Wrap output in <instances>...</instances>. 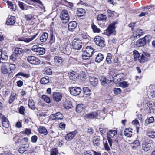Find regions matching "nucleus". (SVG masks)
<instances>
[{"label": "nucleus", "instance_id": "38", "mask_svg": "<svg viewBox=\"0 0 155 155\" xmlns=\"http://www.w3.org/2000/svg\"><path fill=\"white\" fill-rule=\"evenodd\" d=\"M104 58L103 55L101 54H99L95 58V61L97 62H100Z\"/></svg>", "mask_w": 155, "mask_h": 155}, {"label": "nucleus", "instance_id": "58", "mask_svg": "<svg viewBox=\"0 0 155 155\" xmlns=\"http://www.w3.org/2000/svg\"><path fill=\"white\" fill-rule=\"evenodd\" d=\"M6 2L8 4V7L12 10H14L15 9L13 7V3L12 2L9 1H7Z\"/></svg>", "mask_w": 155, "mask_h": 155}, {"label": "nucleus", "instance_id": "15", "mask_svg": "<svg viewBox=\"0 0 155 155\" xmlns=\"http://www.w3.org/2000/svg\"><path fill=\"white\" fill-rule=\"evenodd\" d=\"M64 116L60 112H58L50 116V118L52 120H61L63 118Z\"/></svg>", "mask_w": 155, "mask_h": 155}, {"label": "nucleus", "instance_id": "45", "mask_svg": "<svg viewBox=\"0 0 155 155\" xmlns=\"http://www.w3.org/2000/svg\"><path fill=\"white\" fill-rule=\"evenodd\" d=\"M100 140V139L99 137L97 136L96 137H94L93 140V142L94 145H95L98 144Z\"/></svg>", "mask_w": 155, "mask_h": 155}, {"label": "nucleus", "instance_id": "7", "mask_svg": "<svg viewBox=\"0 0 155 155\" xmlns=\"http://www.w3.org/2000/svg\"><path fill=\"white\" fill-rule=\"evenodd\" d=\"M28 61L30 64L34 65H38L40 63V61L34 56H29L27 58Z\"/></svg>", "mask_w": 155, "mask_h": 155}, {"label": "nucleus", "instance_id": "48", "mask_svg": "<svg viewBox=\"0 0 155 155\" xmlns=\"http://www.w3.org/2000/svg\"><path fill=\"white\" fill-rule=\"evenodd\" d=\"M145 42L146 43L147 42H149L151 40L152 37L149 35H147L145 36L144 38H143Z\"/></svg>", "mask_w": 155, "mask_h": 155}, {"label": "nucleus", "instance_id": "21", "mask_svg": "<svg viewBox=\"0 0 155 155\" xmlns=\"http://www.w3.org/2000/svg\"><path fill=\"white\" fill-rule=\"evenodd\" d=\"M77 26V24L74 21L70 22L69 23L68 28V30L71 31H73Z\"/></svg>", "mask_w": 155, "mask_h": 155}, {"label": "nucleus", "instance_id": "13", "mask_svg": "<svg viewBox=\"0 0 155 155\" xmlns=\"http://www.w3.org/2000/svg\"><path fill=\"white\" fill-rule=\"evenodd\" d=\"M0 118L2 119V125L3 127L7 128L9 127V124L8 119L1 114H0Z\"/></svg>", "mask_w": 155, "mask_h": 155}, {"label": "nucleus", "instance_id": "33", "mask_svg": "<svg viewBox=\"0 0 155 155\" xmlns=\"http://www.w3.org/2000/svg\"><path fill=\"white\" fill-rule=\"evenodd\" d=\"M107 19V17L106 16L103 14H99L97 17V19L98 20L102 21H105Z\"/></svg>", "mask_w": 155, "mask_h": 155}, {"label": "nucleus", "instance_id": "46", "mask_svg": "<svg viewBox=\"0 0 155 155\" xmlns=\"http://www.w3.org/2000/svg\"><path fill=\"white\" fill-rule=\"evenodd\" d=\"M28 147H27V146H21L19 149V151L20 153H23L24 151L28 150Z\"/></svg>", "mask_w": 155, "mask_h": 155}, {"label": "nucleus", "instance_id": "36", "mask_svg": "<svg viewBox=\"0 0 155 155\" xmlns=\"http://www.w3.org/2000/svg\"><path fill=\"white\" fill-rule=\"evenodd\" d=\"M80 59L78 58H71L70 59L71 63L72 64H79L80 63Z\"/></svg>", "mask_w": 155, "mask_h": 155}, {"label": "nucleus", "instance_id": "42", "mask_svg": "<svg viewBox=\"0 0 155 155\" xmlns=\"http://www.w3.org/2000/svg\"><path fill=\"white\" fill-rule=\"evenodd\" d=\"M49 81L48 77H47V78H43L41 79L40 81L41 84H46L49 83Z\"/></svg>", "mask_w": 155, "mask_h": 155}, {"label": "nucleus", "instance_id": "16", "mask_svg": "<svg viewBox=\"0 0 155 155\" xmlns=\"http://www.w3.org/2000/svg\"><path fill=\"white\" fill-rule=\"evenodd\" d=\"M62 97V94L59 92H54L53 94V99L54 101L56 102H58L60 101Z\"/></svg>", "mask_w": 155, "mask_h": 155}, {"label": "nucleus", "instance_id": "8", "mask_svg": "<svg viewBox=\"0 0 155 155\" xmlns=\"http://www.w3.org/2000/svg\"><path fill=\"white\" fill-rule=\"evenodd\" d=\"M117 134V131L116 130H111L107 133V137L110 145H112L113 144L112 139L111 138L113 137Z\"/></svg>", "mask_w": 155, "mask_h": 155}, {"label": "nucleus", "instance_id": "26", "mask_svg": "<svg viewBox=\"0 0 155 155\" xmlns=\"http://www.w3.org/2000/svg\"><path fill=\"white\" fill-rule=\"evenodd\" d=\"M48 35L47 33H43L40 37V40L41 42L46 41L48 37Z\"/></svg>", "mask_w": 155, "mask_h": 155}, {"label": "nucleus", "instance_id": "56", "mask_svg": "<svg viewBox=\"0 0 155 155\" xmlns=\"http://www.w3.org/2000/svg\"><path fill=\"white\" fill-rule=\"evenodd\" d=\"M61 49L64 53H66L67 52H68L69 51V49L68 48V46L65 45H63V48H61Z\"/></svg>", "mask_w": 155, "mask_h": 155}, {"label": "nucleus", "instance_id": "41", "mask_svg": "<svg viewBox=\"0 0 155 155\" xmlns=\"http://www.w3.org/2000/svg\"><path fill=\"white\" fill-rule=\"evenodd\" d=\"M16 96V94L14 93H12L10 97L9 100V104H11L15 100Z\"/></svg>", "mask_w": 155, "mask_h": 155}, {"label": "nucleus", "instance_id": "62", "mask_svg": "<svg viewBox=\"0 0 155 155\" xmlns=\"http://www.w3.org/2000/svg\"><path fill=\"white\" fill-rule=\"evenodd\" d=\"M120 75V74H117L116 76H115V77L114 78L111 75H110L109 76V79H108L109 80H111L110 81V83L112 82L113 81L115 80V79H116V78L117 77L119 76Z\"/></svg>", "mask_w": 155, "mask_h": 155}, {"label": "nucleus", "instance_id": "3", "mask_svg": "<svg viewBox=\"0 0 155 155\" xmlns=\"http://www.w3.org/2000/svg\"><path fill=\"white\" fill-rule=\"evenodd\" d=\"M115 23L113 22L110 24L107 28L104 31V33L107 36L110 35L111 34L114 33L115 32Z\"/></svg>", "mask_w": 155, "mask_h": 155}, {"label": "nucleus", "instance_id": "14", "mask_svg": "<svg viewBox=\"0 0 155 155\" xmlns=\"http://www.w3.org/2000/svg\"><path fill=\"white\" fill-rule=\"evenodd\" d=\"M60 17L62 20L69 21V18L68 11L66 10H62L60 14Z\"/></svg>", "mask_w": 155, "mask_h": 155}, {"label": "nucleus", "instance_id": "10", "mask_svg": "<svg viewBox=\"0 0 155 155\" xmlns=\"http://www.w3.org/2000/svg\"><path fill=\"white\" fill-rule=\"evenodd\" d=\"M31 1L38 3L39 5L37 6L36 8L41 11V13H43L45 11V8L42 2L40 0H30Z\"/></svg>", "mask_w": 155, "mask_h": 155}, {"label": "nucleus", "instance_id": "35", "mask_svg": "<svg viewBox=\"0 0 155 155\" xmlns=\"http://www.w3.org/2000/svg\"><path fill=\"white\" fill-rule=\"evenodd\" d=\"M147 105L149 108L148 110V113H151L152 110L153 111L154 108H153V103L150 101L148 102L147 103Z\"/></svg>", "mask_w": 155, "mask_h": 155}, {"label": "nucleus", "instance_id": "63", "mask_svg": "<svg viewBox=\"0 0 155 155\" xmlns=\"http://www.w3.org/2000/svg\"><path fill=\"white\" fill-rule=\"evenodd\" d=\"M18 6L22 10H25L24 4L21 2H18Z\"/></svg>", "mask_w": 155, "mask_h": 155}, {"label": "nucleus", "instance_id": "34", "mask_svg": "<svg viewBox=\"0 0 155 155\" xmlns=\"http://www.w3.org/2000/svg\"><path fill=\"white\" fill-rule=\"evenodd\" d=\"M78 75L74 71L72 72L69 73V78L70 80H74V79L77 78Z\"/></svg>", "mask_w": 155, "mask_h": 155}, {"label": "nucleus", "instance_id": "30", "mask_svg": "<svg viewBox=\"0 0 155 155\" xmlns=\"http://www.w3.org/2000/svg\"><path fill=\"white\" fill-rule=\"evenodd\" d=\"M28 105L29 108L31 109L35 110V108L34 102L31 98H29Z\"/></svg>", "mask_w": 155, "mask_h": 155}, {"label": "nucleus", "instance_id": "49", "mask_svg": "<svg viewBox=\"0 0 155 155\" xmlns=\"http://www.w3.org/2000/svg\"><path fill=\"white\" fill-rule=\"evenodd\" d=\"M43 73L48 75H50L52 74L51 70L48 68H46L43 71Z\"/></svg>", "mask_w": 155, "mask_h": 155}, {"label": "nucleus", "instance_id": "37", "mask_svg": "<svg viewBox=\"0 0 155 155\" xmlns=\"http://www.w3.org/2000/svg\"><path fill=\"white\" fill-rule=\"evenodd\" d=\"M143 34V31L140 29H138L136 31V35L134 37L137 38H138L142 35Z\"/></svg>", "mask_w": 155, "mask_h": 155}, {"label": "nucleus", "instance_id": "31", "mask_svg": "<svg viewBox=\"0 0 155 155\" xmlns=\"http://www.w3.org/2000/svg\"><path fill=\"white\" fill-rule=\"evenodd\" d=\"M85 13V10L82 8H79L78 9L77 11V14L80 17L83 16Z\"/></svg>", "mask_w": 155, "mask_h": 155}, {"label": "nucleus", "instance_id": "61", "mask_svg": "<svg viewBox=\"0 0 155 155\" xmlns=\"http://www.w3.org/2000/svg\"><path fill=\"white\" fill-rule=\"evenodd\" d=\"M31 133V129H25V131H23L22 133L23 134H25L27 135H29Z\"/></svg>", "mask_w": 155, "mask_h": 155}, {"label": "nucleus", "instance_id": "57", "mask_svg": "<svg viewBox=\"0 0 155 155\" xmlns=\"http://www.w3.org/2000/svg\"><path fill=\"white\" fill-rule=\"evenodd\" d=\"M17 54H15L14 53L10 56V59L12 60L13 61L15 60L18 57Z\"/></svg>", "mask_w": 155, "mask_h": 155}, {"label": "nucleus", "instance_id": "51", "mask_svg": "<svg viewBox=\"0 0 155 155\" xmlns=\"http://www.w3.org/2000/svg\"><path fill=\"white\" fill-rule=\"evenodd\" d=\"M133 53L134 59L135 60H137L140 55L139 52L135 50L134 51Z\"/></svg>", "mask_w": 155, "mask_h": 155}, {"label": "nucleus", "instance_id": "6", "mask_svg": "<svg viewBox=\"0 0 155 155\" xmlns=\"http://www.w3.org/2000/svg\"><path fill=\"white\" fill-rule=\"evenodd\" d=\"M72 45L74 49L79 50L82 48V43L79 39H75L72 42Z\"/></svg>", "mask_w": 155, "mask_h": 155}, {"label": "nucleus", "instance_id": "29", "mask_svg": "<svg viewBox=\"0 0 155 155\" xmlns=\"http://www.w3.org/2000/svg\"><path fill=\"white\" fill-rule=\"evenodd\" d=\"M97 113L96 112H93L88 114L86 115L85 117L86 118L93 119L97 117Z\"/></svg>", "mask_w": 155, "mask_h": 155}, {"label": "nucleus", "instance_id": "18", "mask_svg": "<svg viewBox=\"0 0 155 155\" xmlns=\"http://www.w3.org/2000/svg\"><path fill=\"white\" fill-rule=\"evenodd\" d=\"M89 80L91 82V84L94 86H97L98 83L97 78L93 76H89Z\"/></svg>", "mask_w": 155, "mask_h": 155}, {"label": "nucleus", "instance_id": "32", "mask_svg": "<svg viewBox=\"0 0 155 155\" xmlns=\"http://www.w3.org/2000/svg\"><path fill=\"white\" fill-rule=\"evenodd\" d=\"M132 129L130 128H127L125 129L124 132V133L125 136L127 137H131L132 135Z\"/></svg>", "mask_w": 155, "mask_h": 155}, {"label": "nucleus", "instance_id": "17", "mask_svg": "<svg viewBox=\"0 0 155 155\" xmlns=\"http://www.w3.org/2000/svg\"><path fill=\"white\" fill-rule=\"evenodd\" d=\"M77 133V131L76 130L70 132L65 136V138L67 140H71L74 138Z\"/></svg>", "mask_w": 155, "mask_h": 155}, {"label": "nucleus", "instance_id": "53", "mask_svg": "<svg viewBox=\"0 0 155 155\" xmlns=\"http://www.w3.org/2000/svg\"><path fill=\"white\" fill-rule=\"evenodd\" d=\"M147 135L150 137L154 138L155 137V132L152 131H149L147 133Z\"/></svg>", "mask_w": 155, "mask_h": 155}, {"label": "nucleus", "instance_id": "2", "mask_svg": "<svg viewBox=\"0 0 155 155\" xmlns=\"http://www.w3.org/2000/svg\"><path fill=\"white\" fill-rule=\"evenodd\" d=\"M31 50L38 55H43L45 52V49L44 48L39 47L37 45H34L32 47Z\"/></svg>", "mask_w": 155, "mask_h": 155}, {"label": "nucleus", "instance_id": "20", "mask_svg": "<svg viewBox=\"0 0 155 155\" xmlns=\"http://www.w3.org/2000/svg\"><path fill=\"white\" fill-rule=\"evenodd\" d=\"M15 17L14 16H11L10 18H8L6 21V24L8 25H13L15 22Z\"/></svg>", "mask_w": 155, "mask_h": 155}, {"label": "nucleus", "instance_id": "44", "mask_svg": "<svg viewBox=\"0 0 155 155\" xmlns=\"http://www.w3.org/2000/svg\"><path fill=\"white\" fill-rule=\"evenodd\" d=\"M112 58V55L110 53H108L107 54V56L106 58V61L108 63L110 64L111 63Z\"/></svg>", "mask_w": 155, "mask_h": 155}, {"label": "nucleus", "instance_id": "55", "mask_svg": "<svg viewBox=\"0 0 155 155\" xmlns=\"http://www.w3.org/2000/svg\"><path fill=\"white\" fill-rule=\"evenodd\" d=\"M25 17L26 20L27 21H30L33 18L32 15L31 14L25 15Z\"/></svg>", "mask_w": 155, "mask_h": 155}, {"label": "nucleus", "instance_id": "47", "mask_svg": "<svg viewBox=\"0 0 155 155\" xmlns=\"http://www.w3.org/2000/svg\"><path fill=\"white\" fill-rule=\"evenodd\" d=\"M154 121V117H151L148 120H146L145 121V125H148L149 124L152 123Z\"/></svg>", "mask_w": 155, "mask_h": 155}, {"label": "nucleus", "instance_id": "4", "mask_svg": "<svg viewBox=\"0 0 155 155\" xmlns=\"http://www.w3.org/2000/svg\"><path fill=\"white\" fill-rule=\"evenodd\" d=\"M38 34V33H37L28 38L24 37H19L18 38V40L19 41H21L22 43H28L35 39L37 36Z\"/></svg>", "mask_w": 155, "mask_h": 155}, {"label": "nucleus", "instance_id": "43", "mask_svg": "<svg viewBox=\"0 0 155 155\" xmlns=\"http://www.w3.org/2000/svg\"><path fill=\"white\" fill-rule=\"evenodd\" d=\"M83 90L85 94L90 95L91 94V90L88 87H85L83 88Z\"/></svg>", "mask_w": 155, "mask_h": 155}, {"label": "nucleus", "instance_id": "25", "mask_svg": "<svg viewBox=\"0 0 155 155\" xmlns=\"http://www.w3.org/2000/svg\"><path fill=\"white\" fill-rule=\"evenodd\" d=\"M63 105L64 107L67 109L71 108L72 106L71 101L68 100L65 101L64 102Z\"/></svg>", "mask_w": 155, "mask_h": 155}, {"label": "nucleus", "instance_id": "22", "mask_svg": "<svg viewBox=\"0 0 155 155\" xmlns=\"http://www.w3.org/2000/svg\"><path fill=\"white\" fill-rule=\"evenodd\" d=\"M110 80H109L108 78L107 80L104 76H101L100 77V81L102 84L106 86L107 84L110 83Z\"/></svg>", "mask_w": 155, "mask_h": 155}, {"label": "nucleus", "instance_id": "12", "mask_svg": "<svg viewBox=\"0 0 155 155\" xmlns=\"http://www.w3.org/2000/svg\"><path fill=\"white\" fill-rule=\"evenodd\" d=\"M150 58V55L149 53L143 52L139 60L140 63H143L147 61Z\"/></svg>", "mask_w": 155, "mask_h": 155}, {"label": "nucleus", "instance_id": "27", "mask_svg": "<svg viewBox=\"0 0 155 155\" xmlns=\"http://www.w3.org/2000/svg\"><path fill=\"white\" fill-rule=\"evenodd\" d=\"M85 107L84 104H79L76 107V111L78 113H80L83 111Z\"/></svg>", "mask_w": 155, "mask_h": 155}, {"label": "nucleus", "instance_id": "60", "mask_svg": "<svg viewBox=\"0 0 155 155\" xmlns=\"http://www.w3.org/2000/svg\"><path fill=\"white\" fill-rule=\"evenodd\" d=\"M120 85L123 88H126L128 86V84L126 82L123 81L120 83Z\"/></svg>", "mask_w": 155, "mask_h": 155}, {"label": "nucleus", "instance_id": "52", "mask_svg": "<svg viewBox=\"0 0 155 155\" xmlns=\"http://www.w3.org/2000/svg\"><path fill=\"white\" fill-rule=\"evenodd\" d=\"M113 91L116 95H118L122 91L120 88H114Z\"/></svg>", "mask_w": 155, "mask_h": 155}, {"label": "nucleus", "instance_id": "59", "mask_svg": "<svg viewBox=\"0 0 155 155\" xmlns=\"http://www.w3.org/2000/svg\"><path fill=\"white\" fill-rule=\"evenodd\" d=\"M86 77V75L85 72H82L81 73L79 77L81 79L84 80L85 78Z\"/></svg>", "mask_w": 155, "mask_h": 155}, {"label": "nucleus", "instance_id": "40", "mask_svg": "<svg viewBox=\"0 0 155 155\" xmlns=\"http://www.w3.org/2000/svg\"><path fill=\"white\" fill-rule=\"evenodd\" d=\"M23 51V50L21 48H16L15 50L14 53L17 54L18 56H19L21 54Z\"/></svg>", "mask_w": 155, "mask_h": 155}, {"label": "nucleus", "instance_id": "5", "mask_svg": "<svg viewBox=\"0 0 155 155\" xmlns=\"http://www.w3.org/2000/svg\"><path fill=\"white\" fill-rule=\"evenodd\" d=\"M94 41L97 45L101 47H103L105 46L104 39L101 37L96 36L94 39Z\"/></svg>", "mask_w": 155, "mask_h": 155}, {"label": "nucleus", "instance_id": "50", "mask_svg": "<svg viewBox=\"0 0 155 155\" xmlns=\"http://www.w3.org/2000/svg\"><path fill=\"white\" fill-rule=\"evenodd\" d=\"M25 107L22 106H21L18 110L19 113L22 115L25 114Z\"/></svg>", "mask_w": 155, "mask_h": 155}, {"label": "nucleus", "instance_id": "64", "mask_svg": "<svg viewBox=\"0 0 155 155\" xmlns=\"http://www.w3.org/2000/svg\"><path fill=\"white\" fill-rule=\"evenodd\" d=\"M58 150L56 148H54L51 150V155H58Z\"/></svg>", "mask_w": 155, "mask_h": 155}, {"label": "nucleus", "instance_id": "39", "mask_svg": "<svg viewBox=\"0 0 155 155\" xmlns=\"http://www.w3.org/2000/svg\"><path fill=\"white\" fill-rule=\"evenodd\" d=\"M91 28L93 30L94 32V33H99L101 31L100 29L98 28L94 24H92Z\"/></svg>", "mask_w": 155, "mask_h": 155}, {"label": "nucleus", "instance_id": "19", "mask_svg": "<svg viewBox=\"0 0 155 155\" xmlns=\"http://www.w3.org/2000/svg\"><path fill=\"white\" fill-rule=\"evenodd\" d=\"M9 65L8 63H4L1 66V70L2 72L4 74H6L8 73V70L7 68V66Z\"/></svg>", "mask_w": 155, "mask_h": 155}, {"label": "nucleus", "instance_id": "24", "mask_svg": "<svg viewBox=\"0 0 155 155\" xmlns=\"http://www.w3.org/2000/svg\"><path fill=\"white\" fill-rule=\"evenodd\" d=\"M146 44L145 42L142 38L138 40L136 42V44L137 47H140L144 46Z\"/></svg>", "mask_w": 155, "mask_h": 155}, {"label": "nucleus", "instance_id": "11", "mask_svg": "<svg viewBox=\"0 0 155 155\" xmlns=\"http://www.w3.org/2000/svg\"><path fill=\"white\" fill-rule=\"evenodd\" d=\"M70 94L73 95H78L81 92V89L79 87H70L69 88Z\"/></svg>", "mask_w": 155, "mask_h": 155}, {"label": "nucleus", "instance_id": "23", "mask_svg": "<svg viewBox=\"0 0 155 155\" xmlns=\"http://www.w3.org/2000/svg\"><path fill=\"white\" fill-rule=\"evenodd\" d=\"M54 63L56 66H59L62 62V59L61 57L58 56H55L54 58Z\"/></svg>", "mask_w": 155, "mask_h": 155}, {"label": "nucleus", "instance_id": "28", "mask_svg": "<svg viewBox=\"0 0 155 155\" xmlns=\"http://www.w3.org/2000/svg\"><path fill=\"white\" fill-rule=\"evenodd\" d=\"M38 131L39 133L44 135H47L48 134L46 129L43 126L40 127L38 129Z\"/></svg>", "mask_w": 155, "mask_h": 155}, {"label": "nucleus", "instance_id": "54", "mask_svg": "<svg viewBox=\"0 0 155 155\" xmlns=\"http://www.w3.org/2000/svg\"><path fill=\"white\" fill-rule=\"evenodd\" d=\"M42 98L47 103H49L50 102V99L49 97L45 95L42 96Z\"/></svg>", "mask_w": 155, "mask_h": 155}, {"label": "nucleus", "instance_id": "9", "mask_svg": "<svg viewBox=\"0 0 155 155\" xmlns=\"http://www.w3.org/2000/svg\"><path fill=\"white\" fill-rule=\"evenodd\" d=\"M6 51L0 49V63H4L8 58V57Z\"/></svg>", "mask_w": 155, "mask_h": 155}, {"label": "nucleus", "instance_id": "1", "mask_svg": "<svg viewBox=\"0 0 155 155\" xmlns=\"http://www.w3.org/2000/svg\"><path fill=\"white\" fill-rule=\"evenodd\" d=\"M93 52V49L91 46L87 47L85 50L83 51L82 54L83 58L84 59H88L87 58L92 56Z\"/></svg>", "mask_w": 155, "mask_h": 155}]
</instances>
